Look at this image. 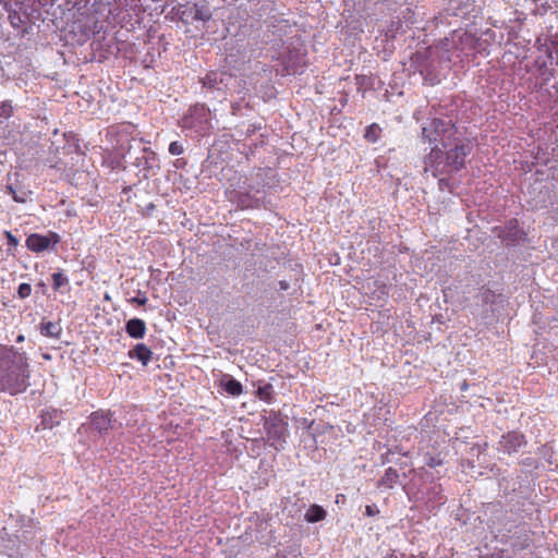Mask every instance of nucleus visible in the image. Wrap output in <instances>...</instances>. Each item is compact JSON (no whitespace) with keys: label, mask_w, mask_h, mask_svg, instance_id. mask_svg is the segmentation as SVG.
<instances>
[{"label":"nucleus","mask_w":558,"mask_h":558,"mask_svg":"<svg viewBox=\"0 0 558 558\" xmlns=\"http://www.w3.org/2000/svg\"><path fill=\"white\" fill-rule=\"evenodd\" d=\"M457 128L451 120L433 119L422 129V137L428 143L439 142L446 148V160L449 172H458L465 167L466 158L473 145L468 138L457 136Z\"/></svg>","instance_id":"f257e3e1"},{"label":"nucleus","mask_w":558,"mask_h":558,"mask_svg":"<svg viewBox=\"0 0 558 558\" xmlns=\"http://www.w3.org/2000/svg\"><path fill=\"white\" fill-rule=\"evenodd\" d=\"M31 369L25 352L0 344V392L16 396L29 386Z\"/></svg>","instance_id":"f03ea898"},{"label":"nucleus","mask_w":558,"mask_h":558,"mask_svg":"<svg viewBox=\"0 0 558 558\" xmlns=\"http://www.w3.org/2000/svg\"><path fill=\"white\" fill-rule=\"evenodd\" d=\"M211 119L210 109L204 104H196L182 117L180 126L204 137L209 135L214 129Z\"/></svg>","instance_id":"7ed1b4c3"},{"label":"nucleus","mask_w":558,"mask_h":558,"mask_svg":"<svg viewBox=\"0 0 558 558\" xmlns=\"http://www.w3.org/2000/svg\"><path fill=\"white\" fill-rule=\"evenodd\" d=\"M424 172H430L433 177L437 178L441 174H449L447 166L446 153L435 146L428 155L424 157Z\"/></svg>","instance_id":"20e7f679"},{"label":"nucleus","mask_w":558,"mask_h":558,"mask_svg":"<svg viewBox=\"0 0 558 558\" xmlns=\"http://www.w3.org/2000/svg\"><path fill=\"white\" fill-rule=\"evenodd\" d=\"M526 445L525 436L518 430H511L502 435L499 440L500 450L508 454H512L519 451Z\"/></svg>","instance_id":"39448f33"},{"label":"nucleus","mask_w":558,"mask_h":558,"mask_svg":"<svg viewBox=\"0 0 558 558\" xmlns=\"http://www.w3.org/2000/svg\"><path fill=\"white\" fill-rule=\"evenodd\" d=\"M92 426L99 434H105L112 428V414L105 411H95L89 415Z\"/></svg>","instance_id":"423d86ee"},{"label":"nucleus","mask_w":558,"mask_h":558,"mask_svg":"<svg viewBox=\"0 0 558 558\" xmlns=\"http://www.w3.org/2000/svg\"><path fill=\"white\" fill-rule=\"evenodd\" d=\"M265 429L269 438L275 440H284L287 428L282 420L278 417L266 420Z\"/></svg>","instance_id":"0eeeda50"},{"label":"nucleus","mask_w":558,"mask_h":558,"mask_svg":"<svg viewBox=\"0 0 558 558\" xmlns=\"http://www.w3.org/2000/svg\"><path fill=\"white\" fill-rule=\"evenodd\" d=\"M128 356L147 366L153 359V351L145 343H137L128 352Z\"/></svg>","instance_id":"6e6552de"},{"label":"nucleus","mask_w":558,"mask_h":558,"mask_svg":"<svg viewBox=\"0 0 558 558\" xmlns=\"http://www.w3.org/2000/svg\"><path fill=\"white\" fill-rule=\"evenodd\" d=\"M556 60L555 62L550 61L549 65L545 61L541 62V59H536V65L538 66V74L544 81V83L549 82L556 73V70L558 69V47H556Z\"/></svg>","instance_id":"1a4fd4ad"},{"label":"nucleus","mask_w":558,"mask_h":558,"mask_svg":"<svg viewBox=\"0 0 558 558\" xmlns=\"http://www.w3.org/2000/svg\"><path fill=\"white\" fill-rule=\"evenodd\" d=\"M50 245V240L46 235L33 233L26 239V246L28 250L35 253L46 251Z\"/></svg>","instance_id":"9d476101"},{"label":"nucleus","mask_w":558,"mask_h":558,"mask_svg":"<svg viewBox=\"0 0 558 558\" xmlns=\"http://www.w3.org/2000/svg\"><path fill=\"white\" fill-rule=\"evenodd\" d=\"M62 418V411L58 409H46L41 413V425L44 428L52 429L58 426Z\"/></svg>","instance_id":"9b49d317"},{"label":"nucleus","mask_w":558,"mask_h":558,"mask_svg":"<svg viewBox=\"0 0 558 558\" xmlns=\"http://www.w3.org/2000/svg\"><path fill=\"white\" fill-rule=\"evenodd\" d=\"M125 331L133 339H142L146 333V324L141 318H132L126 322Z\"/></svg>","instance_id":"f8f14e48"},{"label":"nucleus","mask_w":558,"mask_h":558,"mask_svg":"<svg viewBox=\"0 0 558 558\" xmlns=\"http://www.w3.org/2000/svg\"><path fill=\"white\" fill-rule=\"evenodd\" d=\"M500 236L506 241H510L511 243H514L520 240H523V238L525 236V233L519 227L518 220L512 219L509 221L506 229L504 230V234Z\"/></svg>","instance_id":"ddd939ff"},{"label":"nucleus","mask_w":558,"mask_h":558,"mask_svg":"<svg viewBox=\"0 0 558 558\" xmlns=\"http://www.w3.org/2000/svg\"><path fill=\"white\" fill-rule=\"evenodd\" d=\"M62 332V328L58 322L43 320L40 323V333L45 337L60 338Z\"/></svg>","instance_id":"4468645a"},{"label":"nucleus","mask_w":558,"mask_h":558,"mask_svg":"<svg viewBox=\"0 0 558 558\" xmlns=\"http://www.w3.org/2000/svg\"><path fill=\"white\" fill-rule=\"evenodd\" d=\"M326 515L327 512L322 506L311 505L306 510L304 518L308 523H316L325 520Z\"/></svg>","instance_id":"2eb2a0df"},{"label":"nucleus","mask_w":558,"mask_h":558,"mask_svg":"<svg viewBox=\"0 0 558 558\" xmlns=\"http://www.w3.org/2000/svg\"><path fill=\"white\" fill-rule=\"evenodd\" d=\"M281 63L288 74H295L299 72L300 68H302L300 58L292 51H289L288 56L282 59Z\"/></svg>","instance_id":"dca6fc26"},{"label":"nucleus","mask_w":558,"mask_h":558,"mask_svg":"<svg viewBox=\"0 0 558 558\" xmlns=\"http://www.w3.org/2000/svg\"><path fill=\"white\" fill-rule=\"evenodd\" d=\"M222 75L216 71H209L205 76L199 78V83L204 88L214 89L222 83Z\"/></svg>","instance_id":"f3484780"},{"label":"nucleus","mask_w":558,"mask_h":558,"mask_svg":"<svg viewBox=\"0 0 558 558\" xmlns=\"http://www.w3.org/2000/svg\"><path fill=\"white\" fill-rule=\"evenodd\" d=\"M398 478V472L393 468H388L385 471L384 476L379 481L380 486L389 487L391 488L393 484L397 482Z\"/></svg>","instance_id":"a211bd4d"},{"label":"nucleus","mask_w":558,"mask_h":558,"mask_svg":"<svg viewBox=\"0 0 558 558\" xmlns=\"http://www.w3.org/2000/svg\"><path fill=\"white\" fill-rule=\"evenodd\" d=\"M223 388L229 395L234 397L240 396L243 392V387L241 383L234 378L228 379L223 384Z\"/></svg>","instance_id":"6ab92c4d"},{"label":"nucleus","mask_w":558,"mask_h":558,"mask_svg":"<svg viewBox=\"0 0 558 558\" xmlns=\"http://www.w3.org/2000/svg\"><path fill=\"white\" fill-rule=\"evenodd\" d=\"M14 108L11 100L0 101V123L13 116Z\"/></svg>","instance_id":"aec40b11"},{"label":"nucleus","mask_w":558,"mask_h":558,"mask_svg":"<svg viewBox=\"0 0 558 558\" xmlns=\"http://www.w3.org/2000/svg\"><path fill=\"white\" fill-rule=\"evenodd\" d=\"M374 286L376 287L375 290H372L371 291V296L373 299H377V300H380V299H384L388 295V287L386 283L379 281V280H375L374 282Z\"/></svg>","instance_id":"412c9836"},{"label":"nucleus","mask_w":558,"mask_h":558,"mask_svg":"<svg viewBox=\"0 0 558 558\" xmlns=\"http://www.w3.org/2000/svg\"><path fill=\"white\" fill-rule=\"evenodd\" d=\"M380 132H381V129L376 123H373L366 128L364 137L368 142L375 143V142H377Z\"/></svg>","instance_id":"4be33fe9"},{"label":"nucleus","mask_w":558,"mask_h":558,"mask_svg":"<svg viewBox=\"0 0 558 558\" xmlns=\"http://www.w3.org/2000/svg\"><path fill=\"white\" fill-rule=\"evenodd\" d=\"M7 192L12 196V198L16 203H25L27 201L28 195L31 194V192L26 191L19 192L12 185L7 186Z\"/></svg>","instance_id":"5701e85b"},{"label":"nucleus","mask_w":558,"mask_h":558,"mask_svg":"<svg viewBox=\"0 0 558 558\" xmlns=\"http://www.w3.org/2000/svg\"><path fill=\"white\" fill-rule=\"evenodd\" d=\"M69 283V279L62 272L52 274V287L54 290H59L61 287Z\"/></svg>","instance_id":"b1692460"},{"label":"nucleus","mask_w":558,"mask_h":558,"mask_svg":"<svg viewBox=\"0 0 558 558\" xmlns=\"http://www.w3.org/2000/svg\"><path fill=\"white\" fill-rule=\"evenodd\" d=\"M425 463L429 468H437V466H440L444 463V459H442L440 453H437V454L427 453L425 456Z\"/></svg>","instance_id":"393cba45"},{"label":"nucleus","mask_w":558,"mask_h":558,"mask_svg":"<svg viewBox=\"0 0 558 558\" xmlns=\"http://www.w3.org/2000/svg\"><path fill=\"white\" fill-rule=\"evenodd\" d=\"M193 15V20L195 21H208L210 19V14L206 11L201 10L197 4H194L191 9Z\"/></svg>","instance_id":"a878e982"},{"label":"nucleus","mask_w":558,"mask_h":558,"mask_svg":"<svg viewBox=\"0 0 558 558\" xmlns=\"http://www.w3.org/2000/svg\"><path fill=\"white\" fill-rule=\"evenodd\" d=\"M32 293V286L29 283H21L17 288V295L20 299H26Z\"/></svg>","instance_id":"bb28decb"},{"label":"nucleus","mask_w":558,"mask_h":558,"mask_svg":"<svg viewBox=\"0 0 558 558\" xmlns=\"http://www.w3.org/2000/svg\"><path fill=\"white\" fill-rule=\"evenodd\" d=\"M183 146L177 141L171 142L169 145V153L173 156H179L183 154Z\"/></svg>","instance_id":"cd10ccee"},{"label":"nucleus","mask_w":558,"mask_h":558,"mask_svg":"<svg viewBox=\"0 0 558 558\" xmlns=\"http://www.w3.org/2000/svg\"><path fill=\"white\" fill-rule=\"evenodd\" d=\"M365 514L367 517H375V515L379 514V509L377 508L376 505H367L365 507Z\"/></svg>","instance_id":"c85d7f7f"},{"label":"nucleus","mask_w":558,"mask_h":558,"mask_svg":"<svg viewBox=\"0 0 558 558\" xmlns=\"http://www.w3.org/2000/svg\"><path fill=\"white\" fill-rule=\"evenodd\" d=\"M494 298H495V293L492 290H489V289L484 290V292H483V301L485 303L493 302Z\"/></svg>","instance_id":"c756f323"},{"label":"nucleus","mask_w":558,"mask_h":558,"mask_svg":"<svg viewBox=\"0 0 558 558\" xmlns=\"http://www.w3.org/2000/svg\"><path fill=\"white\" fill-rule=\"evenodd\" d=\"M133 302L137 303L138 305H144L147 302V298H134Z\"/></svg>","instance_id":"7c9ffc66"},{"label":"nucleus","mask_w":558,"mask_h":558,"mask_svg":"<svg viewBox=\"0 0 558 558\" xmlns=\"http://www.w3.org/2000/svg\"><path fill=\"white\" fill-rule=\"evenodd\" d=\"M257 130V128L254 124H251L247 129V134L254 133Z\"/></svg>","instance_id":"2f4dec72"},{"label":"nucleus","mask_w":558,"mask_h":558,"mask_svg":"<svg viewBox=\"0 0 558 558\" xmlns=\"http://www.w3.org/2000/svg\"><path fill=\"white\" fill-rule=\"evenodd\" d=\"M23 341H24V336L23 335L17 336L16 342H23Z\"/></svg>","instance_id":"473e14b6"},{"label":"nucleus","mask_w":558,"mask_h":558,"mask_svg":"<svg viewBox=\"0 0 558 558\" xmlns=\"http://www.w3.org/2000/svg\"><path fill=\"white\" fill-rule=\"evenodd\" d=\"M280 286H281L282 289H287L288 288L287 283L282 282V281L280 282Z\"/></svg>","instance_id":"72a5a7b5"},{"label":"nucleus","mask_w":558,"mask_h":558,"mask_svg":"<svg viewBox=\"0 0 558 558\" xmlns=\"http://www.w3.org/2000/svg\"><path fill=\"white\" fill-rule=\"evenodd\" d=\"M548 58H549L550 60H553V59H554V57H553V52H549V53H548Z\"/></svg>","instance_id":"f704fd0d"}]
</instances>
